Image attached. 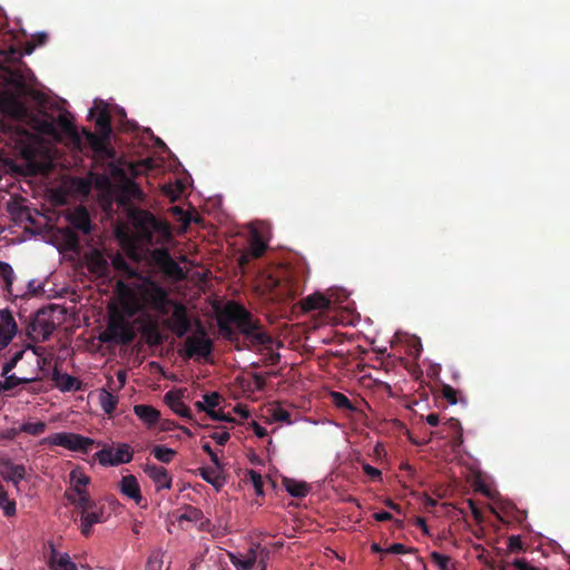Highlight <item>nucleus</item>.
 <instances>
[{"label":"nucleus","instance_id":"obj_1","mask_svg":"<svg viewBox=\"0 0 570 570\" xmlns=\"http://www.w3.org/2000/svg\"><path fill=\"white\" fill-rule=\"evenodd\" d=\"M119 203L127 207V216L136 229L141 243L148 246L163 244L171 238L170 227L167 222L157 218L153 213L141 209L132 202L142 203L145 193L134 179L126 178L119 187Z\"/></svg>","mask_w":570,"mask_h":570},{"label":"nucleus","instance_id":"obj_2","mask_svg":"<svg viewBox=\"0 0 570 570\" xmlns=\"http://www.w3.org/2000/svg\"><path fill=\"white\" fill-rule=\"evenodd\" d=\"M223 320L218 321V327L223 336L232 341L236 333L230 326L235 324L238 330L245 335L253 344L267 345L272 343V337L261 331V324L254 318L253 314L248 312L243 305L237 303H228L223 312Z\"/></svg>","mask_w":570,"mask_h":570},{"label":"nucleus","instance_id":"obj_3","mask_svg":"<svg viewBox=\"0 0 570 570\" xmlns=\"http://www.w3.org/2000/svg\"><path fill=\"white\" fill-rule=\"evenodd\" d=\"M261 286L276 301L294 298L304 288L299 272L288 266H279L264 276Z\"/></svg>","mask_w":570,"mask_h":570},{"label":"nucleus","instance_id":"obj_4","mask_svg":"<svg viewBox=\"0 0 570 570\" xmlns=\"http://www.w3.org/2000/svg\"><path fill=\"white\" fill-rule=\"evenodd\" d=\"M138 298L142 307L153 309L161 315L168 313V306L174 304L168 292L156 281L146 277L137 287Z\"/></svg>","mask_w":570,"mask_h":570},{"label":"nucleus","instance_id":"obj_5","mask_svg":"<svg viewBox=\"0 0 570 570\" xmlns=\"http://www.w3.org/2000/svg\"><path fill=\"white\" fill-rule=\"evenodd\" d=\"M136 338V332L131 323L120 313L110 314L107 326L98 340L105 344L129 345Z\"/></svg>","mask_w":570,"mask_h":570},{"label":"nucleus","instance_id":"obj_6","mask_svg":"<svg viewBox=\"0 0 570 570\" xmlns=\"http://www.w3.org/2000/svg\"><path fill=\"white\" fill-rule=\"evenodd\" d=\"M89 117L95 118L97 131L83 130V134L95 150H102L112 131L110 114L102 101H96V106L89 111Z\"/></svg>","mask_w":570,"mask_h":570},{"label":"nucleus","instance_id":"obj_7","mask_svg":"<svg viewBox=\"0 0 570 570\" xmlns=\"http://www.w3.org/2000/svg\"><path fill=\"white\" fill-rule=\"evenodd\" d=\"M213 351L214 343L207 336V333L202 323L198 322L197 332L186 337L185 347L179 352V354L187 360L199 357L208 362Z\"/></svg>","mask_w":570,"mask_h":570},{"label":"nucleus","instance_id":"obj_8","mask_svg":"<svg viewBox=\"0 0 570 570\" xmlns=\"http://www.w3.org/2000/svg\"><path fill=\"white\" fill-rule=\"evenodd\" d=\"M43 445L62 446L72 452L88 454L95 445V440L72 432L52 433L40 441Z\"/></svg>","mask_w":570,"mask_h":570},{"label":"nucleus","instance_id":"obj_9","mask_svg":"<svg viewBox=\"0 0 570 570\" xmlns=\"http://www.w3.org/2000/svg\"><path fill=\"white\" fill-rule=\"evenodd\" d=\"M56 330V325L49 313L38 311L26 325V335L32 342H45Z\"/></svg>","mask_w":570,"mask_h":570},{"label":"nucleus","instance_id":"obj_10","mask_svg":"<svg viewBox=\"0 0 570 570\" xmlns=\"http://www.w3.org/2000/svg\"><path fill=\"white\" fill-rule=\"evenodd\" d=\"M153 264L168 278L183 281L185 273L179 264L170 256L167 248H155L149 253Z\"/></svg>","mask_w":570,"mask_h":570},{"label":"nucleus","instance_id":"obj_11","mask_svg":"<svg viewBox=\"0 0 570 570\" xmlns=\"http://www.w3.org/2000/svg\"><path fill=\"white\" fill-rule=\"evenodd\" d=\"M153 264L168 278L183 281L185 273L179 264L170 256L167 248H155L149 253Z\"/></svg>","mask_w":570,"mask_h":570},{"label":"nucleus","instance_id":"obj_12","mask_svg":"<svg viewBox=\"0 0 570 570\" xmlns=\"http://www.w3.org/2000/svg\"><path fill=\"white\" fill-rule=\"evenodd\" d=\"M153 264L168 278L183 281L185 273L179 264L170 256L167 248H155L149 253Z\"/></svg>","mask_w":570,"mask_h":570},{"label":"nucleus","instance_id":"obj_13","mask_svg":"<svg viewBox=\"0 0 570 570\" xmlns=\"http://www.w3.org/2000/svg\"><path fill=\"white\" fill-rule=\"evenodd\" d=\"M134 451L127 443H119L115 449L105 446L95 453V459L104 466H117L124 463H129L132 460Z\"/></svg>","mask_w":570,"mask_h":570},{"label":"nucleus","instance_id":"obj_14","mask_svg":"<svg viewBox=\"0 0 570 570\" xmlns=\"http://www.w3.org/2000/svg\"><path fill=\"white\" fill-rule=\"evenodd\" d=\"M23 94L16 90L0 91V110L16 119H24L28 116V108L21 100Z\"/></svg>","mask_w":570,"mask_h":570},{"label":"nucleus","instance_id":"obj_15","mask_svg":"<svg viewBox=\"0 0 570 570\" xmlns=\"http://www.w3.org/2000/svg\"><path fill=\"white\" fill-rule=\"evenodd\" d=\"M171 316L165 322V325L177 336L184 337L191 330L190 318L188 316L186 307L176 303Z\"/></svg>","mask_w":570,"mask_h":570},{"label":"nucleus","instance_id":"obj_16","mask_svg":"<svg viewBox=\"0 0 570 570\" xmlns=\"http://www.w3.org/2000/svg\"><path fill=\"white\" fill-rule=\"evenodd\" d=\"M18 333V324L8 308L0 309V352L9 346Z\"/></svg>","mask_w":570,"mask_h":570},{"label":"nucleus","instance_id":"obj_17","mask_svg":"<svg viewBox=\"0 0 570 570\" xmlns=\"http://www.w3.org/2000/svg\"><path fill=\"white\" fill-rule=\"evenodd\" d=\"M104 510H105V507L98 504L95 501L90 505V508L86 509L85 511H81V513H80L81 533L85 537L90 535L91 529L95 524L105 522Z\"/></svg>","mask_w":570,"mask_h":570},{"label":"nucleus","instance_id":"obj_18","mask_svg":"<svg viewBox=\"0 0 570 570\" xmlns=\"http://www.w3.org/2000/svg\"><path fill=\"white\" fill-rule=\"evenodd\" d=\"M0 475L19 489V483L26 478V468L22 464H14L10 460H4L0 462Z\"/></svg>","mask_w":570,"mask_h":570},{"label":"nucleus","instance_id":"obj_19","mask_svg":"<svg viewBox=\"0 0 570 570\" xmlns=\"http://www.w3.org/2000/svg\"><path fill=\"white\" fill-rule=\"evenodd\" d=\"M67 220L71 225L70 228L81 232L82 234H89L91 232L90 215L86 207L78 206L73 212L67 216Z\"/></svg>","mask_w":570,"mask_h":570},{"label":"nucleus","instance_id":"obj_20","mask_svg":"<svg viewBox=\"0 0 570 570\" xmlns=\"http://www.w3.org/2000/svg\"><path fill=\"white\" fill-rule=\"evenodd\" d=\"M144 472L153 480L158 491L171 488L173 479L164 466L146 464Z\"/></svg>","mask_w":570,"mask_h":570},{"label":"nucleus","instance_id":"obj_21","mask_svg":"<svg viewBox=\"0 0 570 570\" xmlns=\"http://www.w3.org/2000/svg\"><path fill=\"white\" fill-rule=\"evenodd\" d=\"M49 546L50 552L48 557V566L51 570H78L68 553L58 552L51 542Z\"/></svg>","mask_w":570,"mask_h":570},{"label":"nucleus","instance_id":"obj_22","mask_svg":"<svg viewBox=\"0 0 570 570\" xmlns=\"http://www.w3.org/2000/svg\"><path fill=\"white\" fill-rule=\"evenodd\" d=\"M301 307L304 312L325 311L331 307V299L324 294L316 292L303 298Z\"/></svg>","mask_w":570,"mask_h":570},{"label":"nucleus","instance_id":"obj_23","mask_svg":"<svg viewBox=\"0 0 570 570\" xmlns=\"http://www.w3.org/2000/svg\"><path fill=\"white\" fill-rule=\"evenodd\" d=\"M119 488L124 495L134 500L136 503H139L142 500L140 487L135 475L127 474L122 476Z\"/></svg>","mask_w":570,"mask_h":570},{"label":"nucleus","instance_id":"obj_24","mask_svg":"<svg viewBox=\"0 0 570 570\" xmlns=\"http://www.w3.org/2000/svg\"><path fill=\"white\" fill-rule=\"evenodd\" d=\"M51 380L62 392L78 391L81 386L80 381L67 373H61L57 366L52 371Z\"/></svg>","mask_w":570,"mask_h":570},{"label":"nucleus","instance_id":"obj_25","mask_svg":"<svg viewBox=\"0 0 570 570\" xmlns=\"http://www.w3.org/2000/svg\"><path fill=\"white\" fill-rule=\"evenodd\" d=\"M259 544L253 546L248 549L245 556H237L234 553H229V560L234 567L240 570H250L253 569L256 560H257V549Z\"/></svg>","mask_w":570,"mask_h":570},{"label":"nucleus","instance_id":"obj_26","mask_svg":"<svg viewBox=\"0 0 570 570\" xmlns=\"http://www.w3.org/2000/svg\"><path fill=\"white\" fill-rule=\"evenodd\" d=\"M166 404L179 416L190 419V409L181 401V393L169 391L165 394Z\"/></svg>","mask_w":570,"mask_h":570},{"label":"nucleus","instance_id":"obj_27","mask_svg":"<svg viewBox=\"0 0 570 570\" xmlns=\"http://www.w3.org/2000/svg\"><path fill=\"white\" fill-rule=\"evenodd\" d=\"M87 266L88 269L98 275V276H105L108 273L109 265L105 256L97 249L92 250L87 256Z\"/></svg>","mask_w":570,"mask_h":570},{"label":"nucleus","instance_id":"obj_28","mask_svg":"<svg viewBox=\"0 0 570 570\" xmlns=\"http://www.w3.org/2000/svg\"><path fill=\"white\" fill-rule=\"evenodd\" d=\"M141 335L149 346H159L166 340L156 322H151L142 326Z\"/></svg>","mask_w":570,"mask_h":570},{"label":"nucleus","instance_id":"obj_29","mask_svg":"<svg viewBox=\"0 0 570 570\" xmlns=\"http://www.w3.org/2000/svg\"><path fill=\"white\" fill-rule=\"evenodd\" d=\"M134 413L149 426L156 424L160 417V412L151 405H135Z\"/></svg>","mask_w":570,"mask_h":570},{"label":"nucleus","instance_id":"obj_30","mask_svg":"<svg viewBox=\"0 0 570 570\" xmlns=\"http://www.w3.org/2000/svg\"><path fill=\"white\" fill-rule=\"evenodd\" d=\"M66 499L75 505L77 509L85 511L90 508V505L95 502L88 491H78V493H71L70 491L65 492Z\"/></svg>","mask_w":570,"mask_h":570},{"label":"nucleus","instance_id":"obj_31","mask_svg":"<svg viewBox=\"0 0 570 570\" xmlns=\"http://www.w3.org/2000/svg\"><path fill=\"white\" fill-rule=\"evenodd\" d=\"M283 485L294 498H305L309 492V485L303 481L285 478L283 480Z\"/></svg>","mask_w":570,"mask_h":570},{"label":"nucleus","instance_id":"obj_32","mask_svg":"<svg viewBox=\"0 0 570 570\" xmlns=\"http://www.w3.org/2000/svg\"><path fill=\"white\" fill-rule=\"evenodd\" d=\"M6 81L8 85L12 86L16 91L26 92L27 85L26 79L21 70L13 68H6Z\"/></svg>","mask_w":570,"mask_h":570},{"label":"nucleus","instance_id":"obj_33","mask_svg":"<svg viewBox=\"0 0 570 570\" xmlns=\"http://www.w3.org/2000/svg\"><path fill=\"white\" fill-rule=\"evenodd\" d=\"M222 469L204 466L199 468V475L207 483L219 490L224 485V478L220 475Z\"/></svg>","mask_w":570,"mask_h":570},{"label":"nucleus","instance_id":"obj_34","mask_svg":"<svg viewBox=\"0 0 570 570\" xmlns=\"http://www.w3.org/2000/svg\"><path fill=\"white\" fill-rule=\"evenodd\" d=\"M99 404L106 414L111 415L117 409L118 396L102 389L99 392Z\"/></svg>","mask_w":570,"mask_h":570},{"label":"nucleus","instance_id":"obj_35","mask_svg":"<svg viewBox=\"0 0 570 570\" xmlns=\"http://www.w3.org/2000/svg\"><path fill=\"white\" fill-rule=\"evenodd\" d=\"M70 482L72 483V487L69 491L71 493H78V491H87L86 487L89 484L90 478L77 470H73L70 472Z\"/></svg>","mask_w":570,"mask_h":570},{"label":"nucleus","instance_id":"obj_36","mask_svg":"<svg viewBox=\"0 0 570 570\" xmlns=\"http://www.w3.org/2000/svg\"><path fill=\"white\" fill-rule=\"evenodd\" d=\"M61 236L63 238V242L66 244V246L70 249V250H78L79 247H80V237L77 233V230L70 228V227H65L61 229Z\"/></svg>","mask_w":570,"mask_h":570},{"label":"nucleus","instance_id":"obj_37","mask_svg":"<svg viewBox=\"0 0 570 570\" xmlns=\"http://www.w3.org/2000/svg\"><path fill=\"white\" fill-rule=\"evenodd\" d=\"M0 279L4 283V289L12 294V284L14 279V272L10 264L0 262Z\"/></svg>","mask_w":570,"mask_h":570},{"label":"nucleus","instance_id":"obj_38","mask_svg":"<svg viewBox=\"0 0 570 570\" xmlns=\"http://www.w3.org/2000/svg\"><path fill=\"white\" fill-rule=\"evenodd\" d=\"M115 269L122 272L129 277L136 276V269L125 259L120 254H117L111 259Z\"/></svg>","mask_w":570,"mask_h":570},{"label":"nucleus","instance_id":"obj_39","mask_svg":"<svg viewBox=\"0 0 570 570\" xmlns=\"http://www.w3.org/2000/svg\"><path fill=\"white\" fill-rule=\"evenodd\" d=\"M267 248L266 243L261 238L259 235L255 234L250 240L247 252L254 257L259 258L263 256Z\"/></svg>","mask_w":570,"mask_h":570},{"label":"nucleus","instance_id":"obj_40","mask_svg":"<svg viewBox=\"0 0 570 570\" xmlns=\"http://www.w3.org/2000/svg\"><path fill=\"white\" fill-rule=\"evenodd\" d=\"M151 453L161 463H170L176 455V451L163 445H156Z\"/></svg>","mask_w":570,"mask_h":570},{"label":"nucleus","instance_id":"obj_41","mask_svg":"<svg viewBox=\"0 0 570 570\" xmlns=\"http://www.w3.org/2000/svg\"><path fill=\"white\" fill-rule=\"evenodd\" d=\"M47 429V424L42 421L26 422L20 426V431L32 436L41 435Z\"/></svg>","mask_w":570,"mask_h":570},{"label":"nucleus","instance_id":"obj_42","mask_svg":"<svg viewBox=\"0 0 570 570\" xmlns=\"http://www.w3.org/2000/svg\"><path fill=\"white\" fill-rule=\"evenodd\" d=\"M331 400L334 403V405L342 410H348L354 411L355 406L351 402V400L341 392H332L331 393Z\"/></svg>","mask_w":570,"mask_h":570},{"label":"nucleus","instance_id":"obj_43","mask_svg":"<svg viewBox=\"0 0 570 570\" xmlns=\"http://www.w3.org/2000/svg\"><path fill=\"white\" fill-rule=\"evenodd\" d=\"M56 122L67 134H72L75 130L72 116L67 111L59 114Z\"/></svg>","mask_w":570,"mask_h":570},{"label":"nucleus","instance_id":"obj_44","mask_svg":"<svg viewBox=\"0 0 570 570\" xmlns=\"http://www.w3.org/2000/svg\"><path fill=\"white\" fill-rule=\"evenodd\" d=\"M26 348H20L16 351L10 360H8L2 366V375H8L18 364L19 361L22 360Z\"/></svg>","mask_w":570,"mask_h":570},{"label":"nucleus","instance_id":"obj_45","mask_svg":"<svg viewBox=\"0 0 570 570\" xmlns=\"http://www.w3.org/2000/svg\"><path fill=\"white\" fill-rule=\"evenodd\" d=\"M203 517H204V514L200 509H198L196 507L188 505L186 508L185 513L181 514V517L179 519L190 521V522H197V521L202 520Z\"/></svg>","mask_w":570,"mask_h":570},{"label":"nucleus","instance_id":"obj_46","mask_svg":"<svg viewBox=\"0 0 570 570\" xmlns=\"http://www.w3.org/2000/svg\"><path fill=\"white\" fill-rule=\"evenodd\" d=\"M6 376V387H7V391H10L12 389H14L16 386L20 385V384H26V383H30V382H35L37 381V379H27V377H18L16 376L14 374L12 375H4Z\"/></svg>","mask_w":570,"mask_h":570},{"label":"nucleus","instance_id":"obj_47","mask_svg":"<svg viewBox=\"0 0 570 570\" xmlns=\"http://www.w3.org/2000/svg\"><path fill=\"white\" fill-rule=\"evenodd\" d=\"M445 425H448L455 433L454 443L461 444L463 442V439H462V428H461L460 421L458 419L451 417L448 420Z\"/></svg>","mask_w":570,"mask_h":570},{"label":"nucleus","instance_id":"obj_48","mask_svg":"<svg viewBox=\"0 0 570 570\" xmlns=\"http://www.w3.org/2000/svg\"><path fill=\"white\" fill-rule=\"evenodd\" d=\"M247 474L249 476L250 482L253 483L256 493L263 494L264 483L261 473L255 470H249Z\"/></svg>","mask_w":570,"mask_h":570},{"label":"nucleus","instance_id":"obj_49","mask_svg":"<svg viewBox=\"0 0 570 570\" xmlns=\"http://www.w3.org/2000/svg\"><path fill=\"white\" fill-rule=\"evenodd\" d=\"M222 395L218 392H212L204 395V403L208 410H215L220 404Z\"/></svg>","mask_w":570,"mask_h":570},{"label":"nucleus","instance_id":"obj_50","mask_svg":"<svg viewBox=\"0 0 570 570\" xmlns=\"http://www.w3.org/2000/svg\"><path fill=\"white\" fill-rule=\"evenodd\" d=\"M272 416L277 422H283V423H287V424L292 423V415H291V413L287 410L283 409V407L274 409Z\"/></svg>","mask_w":570,"mask_h":570},{"label":"nucleus","instance_id":"obj_51","mask_svg":"<svg viewBox=\"0 0 570 570\" xmlns=\"http://www.w3.org/2000/svg\"><path fill=\"white\" fill-rule=\"evenodd\" d=\"M431 559L440 568V570H449L450 557L433 551L431 553Z\"/></svg>","mask_w":570,"mask_h":570},{"label":"nucleus","instance_id":"obj_52","mask_svg":"<svg viewBox=\"0 0 570 570\" xmlns=\"http://www.w3.org/2000/svg\"><path fill=\"white\" fill-rule=\"evenodd\" d=\"M416 549L406 548L402 543H393L389 548L385 549V553H395V554H404V553H413Z\"/></svg>","mask_w":570,"mask_h":570},{"label":"nucleus","instance_id":"obj_53","mask_svg":"<svg viewBox=\"0 0 570 570\" xmlns=\"http://www.w3.org/2000/svg\"><path fill=\"white\" fill-rule=\"evenodd\" d=\"M362 469H363V472L367 476H370L371 480H373V481L381 480L382 472L377 468L372 466L368 463H363Z\"/></svg>","mask_w":570,"mask_h":570},{"label":"nucleus","instance_id":"obj_54","mask_svg":"<svg viewBox=\"0 0 570 570\" xmlns=\"http://www.w3.org/2000/svg\"><path fill=\"white\" fill-rule=\"evenodd\" d=\"M207 415L215 421L234 422V419L223 411L207 410Z\"/></svg>","mask_w":570,"mask_h":570},{"label":"nucleus","instance_id":"obj_55","mask_svg":"<svg viewBox=\"0 0 570 570\" xmlns=\"http://www.w3.org/2000/svg\"><path fill=\"white\" fill-rule=\"evenodd\" d=\"M373 518L376 521H379V522L392 521L393 520L397 528L402 527V521L401 520H394L393 515L390 512H387V511L376 512V513L373 514Z\"/></svg>","mask_w":570,"mask_h":570},{"label":"nucleus","instance_id":"obj_56","mask_svg":"<svg viewBox=\"0 0 570 570\" xmlns=\"http://www.w3.org/2000/svg\"><path fill=\"white\" fill-rule=\"evenodd\" d=\"M456 390L453 389L451 385L449 384H444L442 386V395L444 399H446L451 404H455L458 401H456Z\"/></svg>","mask_w":570,"mask_h":570},{"label":"nucleus","instance_id":"obj_57","mask_svg":"<svg viewBox=\"0 0 570 570\" xmlns=\"http://www.w3.org/2000/svg\"><path fill=\"white\" fill-rule=\"evenodd\" d=\"M202 449L205 453L209 455L210 461L217 469H223L220 460L218 459L217 454L213 451L209 443H204Z\"/></svg>","mask_w":570,"mask_h":570},{"label":"nucleus","instance_id":"obj_58","mask_svg":"<svg viewBox=\"0 0 570 570\" xmlns=\"http://www.w3.org/2000/svg\"><path fill=\"white\" fill-rule=\"evenodd\" d=\"M508 548L512 552H518L523 549V543L519 535H511L508 540Z\"/></svg>","mask_w":570,"mask_h":570},{"label":"nucleus","instance_id":"obj_59","mask_svg":"<svg viewBox=\"0 0 570 570\" xmlns=\"http://www.w3.org/2000/svg\"><path fill=\"white\" fill-rule=\"evenodd\" d=\"M210 438L215 440L219 445H225L229 440L230 434L227 431L214 432L210 434Z\"/></svg>","mask_w":570,"mask_h":570},{"label":"nucleus","instance_id":"obj_60","mask_svg":"<svg viewBox=\"0 0 570 570\" xmlns=\"http://www.w3.org/2000/svg\"><path fill=\"white\" fill-rule=\"evenodd\" d=\"M513 566L517 568V570H538L535 567L528 563L524 559H517L513 562Z\"/></svg>","mask_w":570,"mask_h":570},{"label":"nucleus","instance_id":"obj_61","mask_svg":"<svg viewBox=\"0 0 570 570\" xmlns=\"http://www.w3.org/2000/svg\"><path fill=\"white\" fill-rule=\"evenodd\" d=\"M252 428L257 438L262 439L267 435V430L264 426H262L259 423H257L256 421L252 422Z\"/></svg>","mask_w":570,"mask_h":570},{"label":"nucleus","instance_id":"obj_62","mask_svg":"<svg viewBox=\"0 0 570 570\" xmlns=\"http://www.w3.org/2000/svg\"><path fill=\"white\" fill-rule=\"evenodd\" d=\"M164 194L169 197L171 200H176L180 193V189L175 190L170 185H165L163 187Z\"/></svg>","mask_w":570,"mask_h":570},{"label":"nucleus","instance_id":"obj_63","mask_svg":"<svg viewBox=\"0 0 570 570\" xmlns=\"http://www.w3.org/2000/svg\"><path fill=\"white\" fill-rule=\"evenodd\" d=\"M254 383H255V387L257 390L262 391L265 389L266 380L263 375L256 373V374H254Z\"/></svg>","mask_w":570,"mask_h":570},{"label":"nucleus","instance_id":"obj_64","mask_svg":"<svg viewBox=\"0 0 570 570\" xmlns=\"http://www.w3.org/2000/svg\"><path fill=\"white\" fill-rule=\"evenodd\" d=\"M254 257L247 250H245L244 253L240 254V256L238 258V264L240 267H245L247 264H249V262Z\"/></svg>","mask_w":570,"mask_h":570}]
</instances>
